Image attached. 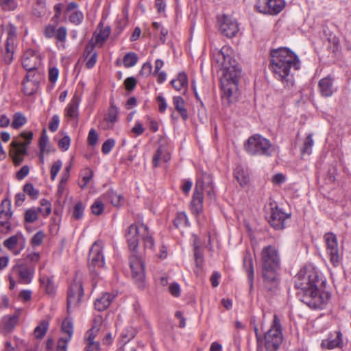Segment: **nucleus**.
Listing matches in <instances>:
<instances>
[{
  "mask_svg": "<svg viewBox=\"0 0 351 351\" xmlns=\"http://www.w3.org/2000/svg\"><path fill=\"white\" fill-rule=\"evenodd\" d=\"M326 280L319 271L311 266L305 267L298 274L295 286L300 300L313 309H322L328 303L330 295L322 291Z\"/></svg>",
  "mask_w": 351,
  "mask_h": 351,
  "instance_id": "f257e3e1",
  "label": "nucleus"
},
{
  "mask_svg": "<svg viewBox=\"0 0 351 351\" xmlns=\"http://www.w3.org/2000/svg\"><path fill=\"white\" fill-rule=\"evenodd\" d=\"M270 66L275 77L281 81L285 86H293V76L291 73L300 68V61L298 56L287 47L272 49L270 51Z\"/></svg>",
  "mask_w": 351,
  "mask_h": 351,
  "instance_id": "f03ea898",
  "label": "nucleus"
},
{
  "mask_svg": "<svg viewBox=\"0 0 351 351\" xmlns=\"http://www.w3.org/2000/svg\"><path fill=\"white\" fill-rule=\"evenodd\" d=\"M228 48L223 47L220 55L223 57L222 66L224 70V79L221 80V99L223 104L230 105L237 98L239 79L241 69L234 59L228 54Z\"/></svg>",
  "mask_w": 351,
  "mask_h": 351,
  "instance_id": "7ed1b4c3",
  "label": "nucleus"
},
{
  "mask_svg": "<svg viewBox=\"0 0 351 351\" xmlns=\"http://www.w3.org/2000/svg\"><path fill=\"white\" fill-rule=\"evenodd\" d=\"M261 267L263 289L270 293L276 292L280 282V258L278 251L274 246L267 245L263 248Z\"/></svg>",
  "mask_w": 351,
  "mask_h": 351,
  "instance_id": "20e7f679",
  "label": "nucleus"
},
{
  "mask_svg": "<svg viewBox=\"0 0 351 351\" xmlns=\"http://www.w3.org/2000/svg\"><path fill=\"white\" fill-rule=\"evenodd\" d=\"M141 224H131L125 232V238L130 251L133 254L130 257V267L132 271V278L139 289L145 286V263L137 255V249L139 243V236H141Z\"/></svg>",
  "mask_w": 351,
  "mask_h": 351,
  "instance_id": "39448f33",
  "label": "nucleus"
},
{
  "mask_svg": "<svg viewBox=\"0 0 351 351\" xmlns=\"http://www.w3.org/2000/svg\"><path fill=\"white\" fill-rule=\"evenodd\" d=\"M246 152L252 156H271L274 148L270 141L263 136L256 134L248 138L244 145Z\"/></svg>",
  "mask_w": 351,
  "mask_h": 351,
  "instance_id": "423d86ee",
  "label": "nucleus"
},
{
  "mask_svg": "<svg viewBox=\"0 0 351 351\" xmlns=\"http://www.w3.org/2000/svg\"><path fill=\"white\" fill-rule=\"evenodd\" d=\"M36 266L34 264H27L23 262L22 259L19 260L16 264L12 267V274L9 276L10 289H13L15 287V281L13 276L19 279V282L23 285H28L32 281Z\"/></svg>",
  "mask_w": 351,
  "mask_h": 351,
  "instance_id": "0eeeda50",
  "label": "nucleus"
},
{
  "mask_svg": "<svg viewBox=\"0 0 351 351\" xmlns=\"http://www.w3.org/2000/svg\"><path fill=\"white\" fill-rule=\"evenodd\" d=\"M264 346L267 351H276L282 342L280 320L277 315H274L269 330L265 333Z\"/></svg>",
  "mask_w": 351,
  "mask_h": 351,
  "instance_id": "6e6552de",
  "label": "nucleus"
},
{
  "mask_svg": "<svg viewBox=\"0 0 351 351\" xmlns=\"http://www.w3.org/2000/svg\"><path fill=\"white\" fill-rule=\"evenodd\" d=\"M21 136L26 142L12 141V149L10 150V156L15 165H19L23 160V156L27 153V147L30 144L33 138V132L32 131L23 132Z\"/></svg>",
  "mask_w": 351,
  "mask_h": 351,
  "instance_id": "1a4fd4ad",
  "label": "nucleus"
},
{
  "mask_svg": "<svg viewBox=\"0 0 351 351\" xmlns=\"http://www.w3.org/2000/svg\"><path fill=\"white\" fill-rule=\"evenodd\" d=\"M324 240L330 263L335 267H338L341 261L342 254L339 251L337 236L332 232H326L324 235Z\"/></svg>",
  "mask_w": 351,
  "mask_h": 351,
  "instance_id": "9d476101",
  "label": "nucleus"
},
{
  "mask_svg": "<svg viewBox=\"0 0 351 351\" xmlns=\"http://www.w3.org/2000/svg\"><path fill=\"white\" fill-rule=\"evenodd\" d=\"M254 6L260 13L276 15L285 8V0H256Z\"/></svg>",
  "mask_w": 351,
  "mask_h": 351,
  "instance_id": "9b49d317",
  "label": "nucleus"
},
{
  "mask_svg": "<svg viewBox=\"0 0 351 351\" xmlns=\"http://www.w3.org/2000/svg\"><path fill=\"white\" fill-rule=\"evenodd\" d=\"M219 30L227 38L234 37L239 31L237 19L232 16L223 14L218 19Z\"/></svg>",
  "mask_w": 351,
  "mask_h": 351,
  "instance_id": "f8f14e48",
  "label": "nucleus"
},
{
  "mask_svg": "<svg viewBox=\"0 0 351 351\" xmlns=\"http://www.w3.org/2000/svg\"><path fill=\"white\" fill-rule=\"evenodd\" d=\"M102 243L95 241L91 246L88 254V265L91 271L96 267L100 268L104 266V256L102 253Z\"/></svg>",
  "mask_w": 351,
  "mask_h": 351,
  "instance_id": "ddd939ff",
  "label": "nucleus"
},
{
  "mask_svg": "<svg viewBox=\"0 0 351 351\" xmlns=\"http://www.w3.org/2000/svg\"><path fill=\"white\" fill-rule=\"evenodd\" d=\"M291 217V214L286 213L278 206L271 208L268 222L275 230H280L285 228V220Z\"/></svg>",
  "mask_w": 351,
  "mask_h": 351,
  "instance_id": "4468645a",
  "label": "nucleus"
},
{
  "mask_svg": "<svg viewBox=\"0 0 351 351\" xmlns=\"http://www.w3.org/2000/svg\"><path fill=\"white\" fill-rule=\"evenodd\" d=\"M84 295L82 285L80 280L75 279L71 284L67 295V309L75 307Z\"/></svg>",
  "mask_w": 351,
  "mask_h": 351,
  "instance_id": "2eb2a0df",
  "label": "nucleus"
},
{
  "mask_svg": "<svg viewBox=\"0 0 351 351\" xmlns=\"http://www.w3.org/2000/svg\"><path fill=\"white\" fill-rule=\"evenodd\" d=\"M1 206L3 208L0 210V226L5 230V232L8 233L12 230L9 221L12 216L10 200L8 199H3L1 202Z\"/></svg>",
  "mask_w": 351,
  "mask_h": 351,
  "instance_id": "dca6fc26",
  "label": "nucleus"
},
{
  "mask_svg": "<svg viewBox=\"0 0 351 351\" xmlns=\"http://www.w3.org/2000/svg\"><path fill=\"white\" fill-rule=\"evenodd\" d=\"M201 182L199 186L202 194L205 191L207 196L210 199H215V193L214 186L213 185V178L210 174L203 173L200 178H199L196 182Z\"/></svg>",
  "mask_w": 351,
  "mask_h": 351,
  "instance_id": "f3484780",
  "label": "nucleus"
},
{
  "mask_svg": "<svg viewBox=\"0 0 351 351\" xmlns=\"http://www.w3.org/2000/svg\"><path fill=\"white\" fill-rule=\"evenodd\" d=\"M243 266L247 273L250 291H251L254 287V269L252 255L248 251H246L244 253L243 258Z\"/></svg>",
  "mask_w": 351,
  "mask_h": 351,
  "instance_id": "a211bd4d",
  "label": "nucleus"
},
{
  "mask_svg": "<svg viewBox=\"0 0 351 351\" xmlns=\"http://www.w3.org/2000/svg\"><path fill=\"white\" fill-rule=\"evenodd\" d=\"M118 121V108L115 106L114 103L111 102L110 106L108 110V112L104 117L103 121V128L105 130H111L113 128L114 125Z\"/></svg>",
  "mask_w": 351,
  "mask_h": 351,
  "instance_id": "6ab92c4d",
  "label": "nucleus"
},
{
  "mask_svg": "<svg viewBox=\"0 0 351 351\" xmlns=\"http://www.w3.org/2000/svg\"><path fill=\"white\" fill-rule=\"evenodd\" d=\"M342 346V334L340 331L330 333L327 339L322 340L321 346L328 350L341 348Z\"/></svg>",
  "mask_w": 351,
  "mask_h": 351,
  "instance_id": "aec40b11",
  "label": "nucleus"
},
{
  "mask_svg": "<svg viewBox=\"0 0 351 351\" xmlns=\"http://www.w3.org/2000/svg\"><path fill=\"white\" fill-rule=\"evenodd\" d=\"M318 86L321 95L324 97L332 96L335 90L333 86V79L329 75L321 79Z\"/></svg>",
  "mask_w": 351,
  "mask_h": 351,
  "instance_id": "412c9836",
  "label": "nucleus"
},
{
  "mask_svg": "<svg viewBox=\"0 0 351 351\" xmlns=\"http://www.w3.org/2000/svg\"><path fill=\"white\" fill-rule=\"evenodd\" d=\"M39 64L38 57L34 53H31L30 55L25 53L23 56L22 65L23 68L28 71L27 74H32V72H34L37 70Z\"/></svg>",
  "mask_w": 351,
  "mask_h": 351,
  "instance_id": "4be33fe9",
  "label": "nucleus"
},
{
  "mask_svg": "<svg viewBox=\"0 0 351 351\" xmlns=\"http://www.w3.org/2000/svg\"><path fill=\"white\" fill-rule=\"evenodd\" d=\"M35 73L27 74L23 81V92L25 95L30 96L34 95L38 86V83L34 80Z\"/></svg>",
  "mask_w": 351,
  "mask_h": 351,
  "instance_id": "5701e85b",
  "label": "nucleus"
},
{
  "mask_svg": "<svg viewBox=\"0 0 351 351\" xmlns=\"http://www.w3.org/2000/svg\"><path fill=\"white\" fill-rule=\"evenodd\" d=\"M201 182H196L195 187L194 189L192 200H191V206L193 210L199 213L202 210L203 208V194H202V191H200L199 186Z\"/></svg>",
  "mask_w": 351,
  "mask_h": 351,
  "instance_id": "b1692460",
  "label": "nucleus"
},
{
  "mask_svg": "<svg viewBox=\"0 0 351 351\" xmlns=\"http://www.w3.org/2000/svg\"><path fill=\"white\" fill-rule=\"evenodd\" d=\"M170 158V154L168 152L167 149L165 147L160 145L154 154L152 159L153 166L155 168L158 167L160 162H167Z\"/></svg>",
  "mask_w": 351,
  "mask_h": 351,
  "instance_id": "393cba45",
  "label": "nucleus"
},
{
  "mask_svg": "<svg viewBox=\"0 0 351 351\" xmlns=\"http://www.w3.org/2000/svg\"><path fill=\"white\" fill-rule=\"evenodd\" d=\"M80 102V97L75 95L65 109V115L70 119L78 118V108Z\"/></svg>",
  "mask_w": 351,
  "mask_h": 351,
  "instance_id": "a878e982",
  "label": "nucleus"
},
{
  "mask_svg": "<svg viewBox=\"0 0 351 351\" xmlns=\"http://www.w3.org/2000/svg\"><path fill=\"white\" fill-rule=\"evenodd\" d=\"M115 295L110 293H105L95 302V308L98 311L106 310L111 304Z\"/></svg>",
  "mask_w": 351,
  "mask_h": 351,
  "instance_id": "bb28decb",
  "label": "nucleus"
},
{
  "mask_svg": "<svg viewBox=\"0 0 351 351\" xmlns=\"http://www.w3.org/2000/svg\"><path fill=\"white\" fill-rule=\"evenodd\" d=\"M141 239L145 250L154 251V239L147 225L141 223Z\"/></svg>",
  "mask_w": 351,
  "mask_h": 351,
  "instance_id": "cd10ccee",
  "label": "nucleus"
},
{
  "mask_svg": "<svg viewBox=\"0 0 351 351\" xmlns=\"http://www.w3.org/2000/svg\"><path fill=\"white\" fill-rule=\"evenodd\" d=\"M171 84L177 91H180L182 89L186 90L188 86V77L186 73H179L177 77L171 81Z\"/></svg>",
  "mask_w": 351,
  "mask_h": 351,
  "instance_id": "c85d7f7f",
  "label": "nucleus"
},
{
  "mask_svg": "<svg viewBox=\"0 0 351 351\" xmlns=\"http://www.w3.org/2000/svg\"><path fill=\"white\" fill-rule=\"evenodd\" d=\"M173 104L176 110L180 114L184 120H186L189 117L188 111L185 108V102L184 99L180 96H174L173 97Z\"/></svg>",
  "mask_w": 351,
  "mask_h": 351,
  "instance_id": "c756f323",
  "label": "nucleus"
},
{
  "mask_svg": "<svg viewBox=\"0 0 351 351\" xmlns=\"http://www.w3.org/2000/svg\"><path fill=\"white\" fill-rule=\"evenodd\" d=\"M234 178L241 186L244 187L249 184L250 177L248 173L242 167H237L234 170Z\"/></svg>",
  "mask_w": 351,
  "mask_h": 351,
  "instance_id": "7c9ffc66",
  "label": "nucleus"
},
{
  "mask_svg": "<svg viewBox=\"0 0 351 351\" xmlns=\"http://www.w3.org/2000/svg\"><path fill=\"white\" fill-rule=\"evenodd\" d=\"M16 45L5 43V49L1 51L3 60L5 64L9 65L13 60Z\"/></svg>",
  "mask_w": 351,
  "mask_h": 351,
  "instance_id": "2f4dec72",
  "label": "nucleus"
},
{
  "mask_svg": "<svg viewBox=\"0 0 351 351\" xmlns=\"http://www.w3.org/2000/svg\"><path fill=\"white\" fill-rule=\"evenodd\" d=\"M104 198L110 202L114 206L121 205L123 201V197L112 190L108 191L104 195Z\"/></svg>",
  "mask_w": 351,
  "mask_h": 351,
  "instance_id": "473e14b6",
  "label": "nucleus"
},
{
  "mask_svg": "<svg viewBox=\"0 0 351 351\" xmlns=\"http://www.w3.org/2000/svg\"><path fill=\"white\" fill-rule=\"evenodd\" d=\"M62 331L67 335L66 337H61L60 339H63V341H69L73 336V326L71 320L68 318H66L62 324L61 326Z\"/></svg>",
  "mask_w": 351,
  "mask_h": 351,
  "instance_id": "72a5a7b5",
  "label": "nucleus"
},
{
  "mask_svg": "<svg viewBox=\"0 0 351 351\" xmlns=\"http://www.w3.org/2000/svg\"><path fill=\"white\" fill-rule=\"evenodd\" d=\"M80 175L82 178V183H80L79 184H80V186L81 187V189H83L86 187L88 184L90 182V181L93 178V171L90 168L86 167V168L84 169L80 172Z\"/></svg>",
  "mask_w": 351,
  "mask_h": 351,
  "instance_id": "f704fd0d",
  "label": "nucleus"
},
{
  "mask_svg": "<svg viewBox=\"0 0 351 351\" xmlns=\"http://www.w3.org/2000/svg\"><path fill=\"white\" fill-rule=\"evenodd\" d=\"M27 123L26 117L21 112H16L13 115L11 126L14 129H19Z\"/></svg>",
  "mask_w": 351,
  "mask_h": 351,
  "instance_id": "c9c22d12",
  "label": "nucleus"
},
{
  "mask_svg": "<svg viewBox=\"0 0 351 351\" xmlns=\"http://www.w3.org/2000/svg\"><path fill=\"white\" fill-rule=\"evenodd\" d=\"M49 327V322L45 320H43L40 324L36 327L34 333V336L37 339H42L46 334Z\"/></svg>",
  "mask_w": 351,
  "mask_h": 351,
  "instance_id": "e433bc0d",
  "label": "nucleus"
},
{
  "mask_svg": "<svg viewBox=\"0 0 351 351\" xmlns=\"http://www.w3.org/2000/svg\"><path fill=\"white\" fill-rule=\"evenodd\" d=\"M313 144L314 141L313 139V135L311 134H309L304 141L303 147L301 150L302 154L310 155L312 152V147L313 146Z\"/></svg>",
  "mask_w": 351,
  "mask_h": 351,
  "instance_id": "4c0bfd02",
  "label": "nucleus"
},
{
  "mask_svg": "<svg viewBox=\"0 0 351 351\" xmlns=\"http://www.w3.org/2000/svg\"><path fill=\"white\" fill-rule=\"evenodd\" d=\"M138 61V56L135 53H128L123 57V62L125 67L134 66Z\"/></svg>",
  "mask_w": 351,
  "mask_h": 351,
  "instance_id": "58836bf2",
  "label": "nucleus"
},
{
  "mask_svg": "<svg viewBox=\"0 0 351 351\" xmlns=\"http://www.w3.org/2000/svg\"><path fill=\"white\" fill-rule=\"evenodd\" d=\"M25 221L27 223H34L38 217V211L36 208H31L27 209L25 213Z\"/></svg>",
  "mask_w": 351,
  "mask_h": 351,
  "instance_id": "ea45409f",
  "label": "nucleus"
},
{
  "mask_svg": "<svg viewBox=\"0 0 351 351\" xmlns=\"http://www.w3.org/2000/svg\"><path fill=\"white\" fill-rule=\"evenodd\" d=\"M16 27L10 24L7 29V39L5 43L16 45Z\"/></svg>",
  "mask_w": 351,
  "mask_h": 351,
  "instance_id": "a19ab883",
  "label": "nucleus"
},
{
  "mask_svg": "<svg viewBox=\"0 0 351 351\" xmlns=\"http://www.w3.org/2000/svg\"><path fill=\"white\" fill-rule=\"evenodd\" d=\"M23 192L32 199H36L39 195L38 190L36 189L32 183H27L23 186Z\"/></svg>",
  "mask_w": 351,
  "mask_h": 351,
  "instance_id": "79ce46f5",
  "label": "nucleus"
},
{
  "mask_svg": "<svg viewBox=\"0 0 351 351\" xmlns=\"http://www.w3.org/2000/svg\"><path fill=\"white\" fill-rule=\"evenodd\" d=\"M83 19L84 14L80 10H75L69 15V21L75 25L81 24L83 21Z\"/></svg>",
  "mask_w": 351,
  "mask_h": 351,
  "instance_id": "37998d69",
  "label": "nucleus"
},
{
  "mask_svg": "<svg viewBox=\"0 0 351 351\" xmlns=\"http://www.w3.org/2000/svg\"><path fill=\"white\" fill-rule=\"evenodd\" d=\"M42 285L45 287V291L49 295H52L55 291V287L52 279L49 278H42L40 279Z\"/></svg>",
  "mask_w": 351,
  "mask_h": 351,
  "instance_id": "c03bdc74",
  "label": "nucleus"
},
{
  "mask_svg": "<svg viewBox=\"0 0 351 351\" xmlns=\"http://www.w3.org/2000/svg\"><path fill=\"white\" fill-rule=\"evenodd\" d=\"M188 217L184 212L178 213L176 217L173 220V224L176 228L182 226H188Z\"/></svg>",
  "mask_w": 351,
  "mask_h": 351,
  "instance_id": "a18cd8bd",
  "label": "nucleus"
},
{
  "mask_svg": "<svg viewBox=\"0 0 351 351\" xmlns=\"http://www.w3.org/2000/svg\"><path fill=\"white\" fill-rule=\"evenodd\" d=\"M19 317L17 315H13L10 317L5 322L4 330L7 332H11L18 323Z\"/></svg>",
  "mask_w": 351,
  "mask_h": 351,
  "instance_id": "49530a36",
  "label": "nucleus"
},
{
  "mask_svg": "<svg viewBox=\"0 0 351 351\" xmlns=\"http://www.w3.org/2000/svg\"><path fill=\"white\" fill-rule=\"evenodd\" d=\"M0 6L4 11H12L18 5L15 0H0Z\"/></svg>",
  "mask_w": 351,
  "mask_h": 351,
  "instance_id": "de8ad7c7",
  "label": "nucleus"
},
{
  "mask_svg": "<svg viewBox=\"0 0 351 351\" xmlns=\"http://www.w3.org/2000/svg\"><path fill=\"white\" fill-rule=\"evenodd\" d=\"M49 143L48 136L46 134V131L44 130L39 139V148L41 152L49 153V150L47 149V146Z\"/></svg>",
  "mask_w": 351,
  "mask_h": 351,
  "instance_id": "09e8293b",
  "label": "nucleus"
},
{
  "mask_svg": "<svg viewBox=\"0 0 351 351\" xmlns=\"http://www.w3.org/2000/svg\"><path fill=\"white\" fill-rule=\"evenodd\" d=\"M84 206L81 202H78L75 204L73 212V216L75 219H80L83 217L84 215Z\"/></svg>",
  "mask_w": 351,
  "mask_h": 351,
  "instance_id": "8fccbe9b",
  "label": "nucleus"
},
{
  "mask_svg": "<svg viewBox=\"0 0 351 351\" xmlns=\"http://www.w3.org/2000/svg\"><path fill=\"white\" fill-rule=\"evenodd\" d=\"M62 166V162L60 160H58L53 163L51 167V179L54 180L60 171L61 167Z\"/></svg>",
  "mask_w": 351,
  "mask_h": 351,
  "instance_id": "3c124183",
  "label": "nucleus"
},
{
  "mask_svg": "<svg viewBox=\"0 0 351 351\" xmlns=\"http://www.w3.org/2000/svg\"><path fill=\"white\" fill-rule=\"evenodd\" d=\"M40 259V254L38 252H32L26 255L25 258L22 260L23 262L27 263V264H34L37 263Z\"/></svg>",
  "mask_w": 351,
  "mask_h": 351,
  "instance_id": "603ef678",
  "label": "nucleus"
},
{
  "mask_svg": "<svg viewBox=\"0 0 351 351\" xmlns=\"http://www.w3.org/2000/svg\"><path fill=\"white\" fill-rule=\"evenodd\" d=\"M18 241L17 235H13L4 241L3 245L8 250H12L16 246Z\"/></svg>",
  "mask_w": 351,
  "mask_h": 351,
  "instance_id": "864d4df0",
  "label": "nucleus"
},
{
  "mask_svg": "<svg viewBox=\"0 0 351 351\" xmlns=\"http://www.w3.org/2000/svg\"><path fill=\"white\" fill-rule=\"evenodd\" d=\"M115 145V141L112 138H109L106 140L102 145L101 152L104 154H107L110 152L112 149L114 147Z\"/></svg>",
  "mask_w": 351,
  "mask_h": 351,
  "instance_id": "5fc2aeb1",
  "label": "nucleus"
},
{
  "mask_svg": "<svg viewBox=\"0 0 351 351\" xmlns=\"http://www.w3.org/2000/svg\"><path fill=\"white\" fill-rule=\"evenodd\" d=\"M152 72V65L150 62H147L143 64L141 69L139 71V75L143 77H148Z\"/></svg>",
  "mask_w": 351,
  "mask_h": 351,
  "instance_id": "6e6d98bb",
  "label": "nucleus"
},
{
  "mask_svg": "<svg viewBox=\"0 0 351 351\" xmlns=\"http://www.w3.org/2000/svg\"><path fill=\"white\" fill-rule=\"evenodd\" d=\"M60 124V117L58 114H54L49 123V129L51 132H56Z\"/></svg>",
  "mask_w": 351,
  "mask_h": 351,
  "instance_id": "4d7b16f0",
  "label": "nucleus"
},
{
  "mask_svg": "<svg viewBox=\"0 0 351 351\" xmlns=\"http://www.w3.org/2000/svg\"><path fill=\"white\" fill-rule=\"evenodd\" d=\"M71 144V138L68 135H65L58 142L59 147L63 150L66 151L69 149Z\"/></svg>",
  "mask_w": 351,
  "mask_h": 351,
  "instance_id": "13d9d810",
  "label": "nucleus"
},
{
  "mask_svg": "<svg viewBox=\"0 0 351 351\" xmlns=\"http://www.w3.org/2000/svg\"><path fill=\"white\" fill-rule=\"evenodd\" d=\"M194 256H195V258L196 266L197 267H202L203 265L204 258H203V254L201 252L199 247H195Z\"/></svg>",
  "mask_w": 351,
  "mask_h": 351,
  "instance_id": "bf43d9fd",
  "label": "nucleus"
},
{
  "mask_svg": "<svg viewBox=\"0 0 351 351\" xmlns=\"http://www.w3.org/2000/svg\"><path fill=\"white\" fill-rule=\"evenodd\" d=\"M91 210L94 215H99L104 210V204L101 201L96 200L91 206Z\"/></svg>",
  "mask_w": 351,
  "mask_h": 351,
  "instance_id": "052dcab7",
  "label": "nucleus"
},
{
  "mask_svg": "<svg viewBox=\"0 0 351 351\" xmlns=\"http://www.w3.org/2000/svg\"><path fill=\"white\" fill-rule=\"evenodd\" d=\"M67 31L66 27H60L56 30L55 36L58 40L64 42L66 37Z\"/></svg>",
  "mask_w": 351,
  "mask_h": 351,
  "instance_id": "680f3d73",
  "label": "nucleus"
},
{
  "mask_svg": "<svg viewBox=\"0 0 351 351\" xmlns=\"http://www.w3.org/2000/svg\"><path fill=\"white\" fill-rule=\"evenodd\" d=\"M98 140V134L94 129H91L88 135V143L90 146H95Z\"/></svg>",
  "mask_w": 351,
  "mask_h": 351,
  "instance_id": "e2e57ef3",
  "label": "nucleus"
},
{
  "mask_svg": "<svg viewBox=\"0 0 351 351\" xmlns=\"http://www.w3.org/2000/svg\"><path fill=\"white\" fill-rule=\"evenodd\" d=\"M136 80L133 77H129L126 78L124 82L125 88L129 91L134 90L136 85Z\"/></svg>",
  "mask_w": 351,
  "mask_h": 351,
  "instance_id": "0e129e2a",
  "label": "nucleus"
},
{
  "mask_svg": "<svg viewBox=\"0 0 351 351\" xmlns=\"http://www.w3.org/2000/svg\"><path fill=\"white\" fill-rule=\"evenodd\" d=\"M44 238V233L42 231H38L32 237L31 242L34 245H39L43 242Z\"/></svg>",
  "mask_w": 351,
  "mask_h": 351,
  "instance_id": "69168bd1",
  "label": "nucleus"
},
{
  "mask_svg": "<svg viewBox=\"0 0 351 351\" xmlns=\"http://www.w3.org/2000/svg\"><path fill=\"white\" fill-rule=\"evenodd\" d=\"M156 101L158 103V110L160 112L163 113L167 108V104L165 99L162 95H158L156 97Z\"/></svg>",
  "mask_w": 351,
  "mask_h": 351,
  "instance_id": "338daca9",
  "label": "nucleus"
},
{
  "mask_svg": "<svg viewBox=\"0 0 351 351\" xmlns=\"http://www.w3.org/2000/svg\"><path fill=\"white\" fill-rule=\"evenodd\" d=\"M169 290L171 294L174 297H178L180 293V288L178 283H171L169 287Z\"/></svg>",
  "mask_w": 351,
  "mask_h": 351,
  "instance_id": "774afa93",
  "label": "nucleus"
}]
</instances>
